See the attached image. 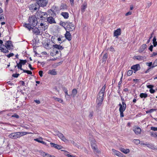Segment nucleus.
Masks as SVG:
<instances>
[{"label":"nucleus","mask_w":157,"mask_h":157,"mask_svg":"<svg viewBox=\"0 0 157 157\" xmlns=\"http://www.w3.org/2000/svg\"><path fill=\"white\" fill-rule=\"evenodd\" d=\"M135 58L137 60H140L143 58V57L140 56H135Z\"/></svg>","instance_id":"obj_49"},{"label":"nucleus","mask_w":157,"mask_h":157,"mask_svg":"<svg viewBox=\"0 0 157 157\" xmlns=\"http://www.w3.org/2000/svg\"><path fill=\"white\" fill-rule=\"evenodd\" d=\"M131 14H132V12H130V11H129L127 13L125 14V15L126 16H128V15H131Z\"/></svg>","instance_id":"obj_62"},{"label":"nucleus","mask_w":157,"mask_h":157,"mask_svg":"<svg viewBox=\"0 0 157 157\" xmlns=\"http://www.w3.org/2000/svg\"><path fill=\"white\" fill-rule=\"evenodd\" d=\"M120 150L122 152L125 154H127L129 152L130 150L128 149H125L121 147L120 148Z\"/></svg>","instance_id":"obj_21"},{"label":"nucleus","mask_w":157,"mask_h":157,"mask_svg":"<svg viewBox=\"0 0 157 157\" xmlns=\"http://www.w3.org/2000/svg\"><path fill=\"white\" fill-rule=\"evenodd\" d=\"M133 131L136 135H138L140 133L141 130L139 127H136L134 129Z\"/></svg>","instance_id":"obj_16"},{"label":"nucleus","mask_w":157,"mask_h":157,"mask_svg":"<svg viewBox=\"0 0 157 157\" xmlns=\"http://www.w3.org/2000/svg\"><path fill=\"white\" fill-rule=\"evenodd\" d=\"M24 26L26 28H27L29 30H31V29L32 28L31 25L29 23V24H25L24 25Z\"/></svg>","instance_id":"obj_32"},{"label":"nucleus","mask_w":157,"mask_h":157,"mask_svg":"<svg viewBox=\"0 0 157 157\" xmlns=\"http://www.w3.org/2000/svg\"><path fill=\"white\" fill-rule=\"evenodd\" d=\"M33 32L36 35H39L40 33V29L38 28H33Z\"/></svg>","instance_id":"obj_19"},{"label":"nucleus","mask_w":157,"mask_h":157,"mask_svg":"<svg viewBox=\"0 0 157 157\" xmlns=\"http://www.w3.org/2000/svg\"><path fill=\"white\" fill-rule=\"evenodd\" d=\"M104 94H102L101 93H99L98 94L96 102L97 105L99 107L101 105L104 99Z\"/></svg>","instance_id":"obj_5"},{"label":"nucleus","mask_w":157,"mask_h":157,"mask_svg":"<svg viewBox=\"0 0 157 157\" xmlns=\"http://www.w3.org/2000/svg\"><path fill=\"white\" fill-rule=\"evenodd\" d=\"M23 71L24 73H26L28 74L32 75V73L31 71H30L26 70H23Z\"/></svg>","instance_id":"obj_44"},{"label":"nucleus","mask_w":157,"mask_h":157,"mask_svg":"<svg viewBox=\"0 0 157 157\" xmlns=\"http://www.w3.org/2000/svg\"><path fill=\"white\" fill-rule=\"evenodd\" d=\"M19 75L18 74L16 73L15 74H13L12 75V76L15 78H17Z\"/></svg>","instance_id":"obj_57"},{"label":"nucleus","mask_w":157,"mask_h":157,"mask_svg":"<svg viewBox=\"0 0 157 157\" xmlns=\"http://www.w3.org/2000/svg\"><path fill=\"white\" fill-rule=\"evenodd\" d=\"M146 145L147 147L150 148L152 149L155 150V148L154 147V145L151 144L147 143Z\"/></svg>","instance_id":"obj_30"},{"label":"nucleus","mask_w":157,"mask_h":157,"mask_svg":"<svg viewBox=\"0 0 157 157\" xmlns=\"http://www.w3.org/2000/svg\"><path fill=\"white\" fill-rule=\"evenodd\" d=\"M40 27H39L40 30V32H42L45 31V30L47 29L48 28L47 25H45L44 24L42 23H41L40 25Z\"/></svg>","instance_id":"obj_10"},{"label":"nucleus","mask_w":157,"mask_h":157,"mask_svg":"<svg viewBox=\"0 0 157 157\" xmlns=\"http://www.w3.org/2000/svg\"><path fill=\"white\" fill-rule=\"evenodd\" d=\"M57 135L63 141L66 142L67 140L62 133L58 132L57 134Z\"/></svg>","instance_id":"obj_9"},{"label":"nucleus","mask_w":157,"mask_h":157,"mask_svg":"<svg viewBox=\"0 0 157 157\" xmlns=\"http://www.w3.org/2000/svg\"><path fill=\"white\" fill-rule=\"evenodd\" d=\"M34 101L38 104L40 103V101L39 100H34Z\"/></svg>","instance_id":"obj_64"},{"label":"nucleus","mask_w":157,"mask_h":157,"mask_svg":"<svg viewBox=\"0 0 157 157\" xmlns=\"http://www.w3.org/2000/svg\"><path fill=\"white\" fill-rule=\"evenodd\" d=\"M108 55L107 53L105 54L103 57L102 59V63L105 62L107 59Z\"/></svg>","instance_id":"obj_34"},{"label":"nucleus","mask_w":157,"mask_h":157,"mask_svg":"<svg viewBox=\"0 0 157 157\" xmlns=\"http://www.w3.org/2000/svg\"><path fill=\"white\" fill-rule=\"evenodd\" d=\"M153 48V46L152 45H151L149 48V49L152 52V51Z\"/></svg>","instance_id":"obj_61"},{"label":"nucleus","mask_w":157,"mask_h":157,"mask_svg":"<svg viewBox=\"0 0 157 157\" xmlns=\"http://www.w3.org/2000/svg\"><path fill=\"white\" fill-rule=\"evenodd\" d=\"M134 143L136 144H140V141L139 140H134Z\"/></svg>","instance_id":"obj_52"},{"label":"nucleus","mask_w":157,"mask_h":157,"mask_svg":"<svg viewBox=\"0 0 157 157\" xmlns=\"http://www.w3.org/2000/svg\"><path fill=\"white\" fill-rule=\"evenodd\" d=\"M47 20L50 24L55 23V21L54 18L51 17L47 18Z\"/></svg>","instance_id":"obj_20"},{"label":"nucleus","mask_w":157,"mask_h":157,"mask_svg":"<svg viewBox=\"0 0 157 157\" xmlns=\"http://www.w3.org/2000/svg\"><path fill=\"white\" fill-rule=\"evenodd\" d=\"M50 144L52 147H53L58 149H61L63 148L61 146L52 143H51Z\"/></svg>","instance_id":"obj_12"},{"label":"nucleus","mask_w":157,"mask_h":157,"mask_svg":"<svg viewBox=\"0 0 157 157\" xmlns=\"http://www.w3.org/2000/svg\"><path fill=\"white\" fill-rule=\"evenodd\" d=\"M147 48V45L146 44H143L140 47V48L139 50L140 52H141L145 50Z\"/></svg>","instance_id":"obj_22"},{"label":"nucleus","mask_w":157,"mask_h":157,"mask_svg":"<svg viewBox=\"0 0 157 157\" xmlns=\"http://www.w3.org/2000/svg\"><path fill=\"white\" fill-rule=\"evenodd\" d=\"M42 138H36L34 139V140L35 141H37L39 143H40L41 141H42Z\"/></svg>","instance_id":"obj_50"},{"label":"nucleus","mask_w":157,"mask_h":157,"mask_svg":"<svg viewBox=\"0 0 157 157\" xmlns=\"http://www.w3.org/2000/svg\"><path fill=\"white\" fill-rule=\"evenodd\" d=\"M29 21L30 24L33 27L35 26L38 22L37 18L34 16L29 17Z\"/></svg>","instance_id":"obj_4"},{"label":"nucleus","mask_w":157,"mask_h":157,"mask_svg":"<svg viewBox=\"0 0 157 157\" xmlns=\"http://www.w3.org/2000/svg\"><path fill=\"white\" fill-rule=\"evenodd\" d=\"M48 73L52 75H55L57 74V72L55 69H52L50 70L48 72Z\"/></svg>","instance_id":"obj_25"},{"label":"nucleus","mask_w":157,"mask_h":157,"mask_svg":"<svg viewBox=\"0 0 157 157\" xmlns=\"http://www.w3.org/2000/svg\"><path fill=\"white\" fill-rule=\"evenodd\" d=\"M156 66H157V59H156L154 62L153 64V65L152 66V68H153Z\"/></svg>","instance_id":"obj_47"},{"label":"nucleus","mask_w":157,"mask_h":157,"mask_svg":"<svg viewBox=\"0 0 157 157\" xmlns=\"http://www.w3.org/2000/svg\"><path fill=\"white\" fill-rule=\"evenodd\" d=\"M147 87L148 88L151 89L153 87V86L152 85H147Z\"/></svg>","instance_id":"obj_60"},{"label":"nucleus","mask_w":157,"mask_h":157,"mask_svg":"<svg viewBox=\"0 0 157 157\" xmlns=\"http://www.w3.org/2000/svg\"><path fill=\"white\" fill-rule=\"evenodd\" d=\"M43 72L42 71H40L39 72V74L41 77L43 76Z\"/></svg>","instance_id":"obj_56"},{"label":"nucleus","mask_w":157,"mask_h":157,"mask_svg":"<svg viewBox=\"0 0 157 157\" xmlns=\"http://www.w3.org/2000/svg\"><path fill=\"white\" fill-rule=\"evenodd\" d=\"M67 6L66 4L62 3L61 4L60 8L61 9H67Z\"/></svg>","instance_id":"obj_36"},{"label":"nucleus","mask_w":157,"mask_h":157,"mask_svg":"<svg viewBox=\"0 0 157 157\" xmlns=\"http://www.w3.org/2000/svg\"><path fill=\"white\" fill-rule=\"evenodd\" d=\"M93 149V150L94 152L97 155L98 154H99L101 153L100 151L98 150L97 147H94Z\"/></svg>","instance_id":"obj_26"},{"label":"nucleus","mask_w":157,"mask_h":157,"mask_svg":"<svg viewBox=\"0 0 157 157\" xmlns=\"http://www.w3.org/2000/svg\"><path fill=\"white\" fill-rule=\"evenodd\" d=\"M29 67L31 70H33L34 69V68L32 67L31 64H29Z\"/></svg>","instance_id":"obj_63"},{"label":"nucleus","mask_w":157,"mask_h":157,"mask_svg":"<svg viewBox=\"0 0 157 157\" xmlns=\"http://www.w3.org/2000/svg\"><path fill=\"white\" fill-rule=\"evenodd\" d=\"M95 141L94 140H92L91 141V145L92 149L96 147H97V146L96 145L95 143Z\"/></svg>","instance_id":"obj_28"},{"label":"nucleus","mask_w":157,"mask_h":157,"mask_svg":"<svg viewBox=\"0 0 157 157\" xmlns=\"http://www.w3.org/2000/svg\"><path fill=\"white\" fill-rule=\"evenodd\" d=\"M121 100L122 101V105L120 103L119 105V106H120L119 110L120 112V115L121 117H124V114L123 113V112L125 110L126 105L125 103V102L124 101V99L122 97H121Z\"/></svg>","instance_id":"obj_3"},{"label":"nucleus","mask_w":157,"mask_h":157,"mask_svg":"<svg viewBox=\"0 0 157 157\" xmlns=\"http://www.w3.org/2000/svg\"><path fill=\"white\" fill-rule=\"evenodd\" d=\"M20 61L19 63L22 65H25L27 62L26 60L20 59Z\"/></svg>","instance_id":"obj_39"},{"label":"nucleus","mask_w":157,"mask_h":157,"mask_svg":"<svg viewBox=\"0 0 157 157\" xmlns=\"http://www.w3.org/2000/svg\"><path fill=\"white\" fill-rule=\"evenodd\" d=\"M42 155L44 157H49L50 155L44 152L42 154Z\"/></svg>","instance_id":"obj_51"},{"label":"nucleus","mask_w":157,"mask_h":157,"mask_svg":"<svg viewBox=\"0 0 157 157\" xmlns=\"http://www.w3.org/2000/svg\"><path fill=\"white\" fill-rule=\"evenodd\" d=\"M37 4L35 3L30 5L29 6V10L32 11L36 10L39 8Z\"/></svg>","instance_id":"obj_8"},{"label":"nucleus","mask_w":157,"mask_h":157,"mask_svg":"<svg viewBox=\"0 0 157 157\" xmlns=\"http://www.w3.org/2000/svg\"><path fill=\"white\" fill-rule=\"evenodd\" d=\"M146 64L147 66L149 67H150V68H152V66L153 65V64L152 62H151L150 63H146Z\"/></svg>","instance_id":"obj_46"},{"label":"nucleus","mask_w":157,"mask_h":157,"mask_svg":"<svg viewBox=\"0 0 157 157\" xmlns=\"http://www.w3.org/2000/svg\"><path fill=\"white\" fill-rule=\"evenodd\" d=\"M112 151L114 154L117 156L121 157L123 155L120 152L114 149H112Z\"/></svg>","instance_id":"obj_13"},{"label":"nucleus","mask_w":157,"mask_h":157,"mask_svg":"<svg viewBox=\"0 0 157 157\" xmlns=\"http://www.w3.org/2000/svg\"><path fill=\"white\" fill-rule=\"evenodd\" d=\"M36 2L38 8H40L39 6H45L48 2L47 0H36Z\"/></svg>","instance_id":"obj_6"},{"label":"nucleus","mask_w":157,"mask_h":157,"mask_svg":"<svg viewBox=\"0 0 157 157\" xmlns=\"http://www.w3.org/2000/svg\"><path fill=\"white\" fill-rule=\"evenodd\" d=\"M140 96L141 98H146L147 96V94L146 93H141L140 94Z\"/></svg>","instance_id":"obj_31"},{"label":"nucleus","mask_w":157,"mask_h":157,"mask_svg":"<svg viewBox=\"0 0 157 157\" xmlns=\"http://www.w3.org/2000/svg\"><path fill=\"white\" fill-rule=\"evenodd\" d=\"M93 111L90 112L89 115V117L90 118H91L93 116Z\"/></svg>","instance_id":"obj_55"},{"label":"nucleus","mask_w":157,"mask_h":157,"mask_svg":"<svg viewBox=\"0 0 157 157\" xmlns=\"http://www.w3.org/2000/svg\"><path fill=\"white\" fill-rule=\"evenodd\" d=\"M53 48V51L54 52L55 49H58L59 50H62L63 49V47L60 45L57 44L53 45L52 46Z\"/></svg>","instance_id":"obj_11"},{"label":"nucleus","mask_w":157,"mask_h":157,"mask_svg":"<svg viewBox=\"0 0 157 157\" xmlns=\"http://www.w3.org/2000/svg\"><path fill=\"white\" fill-rule=\"evenodd\" d=\"M53 98L55 101H58L59 103H62L63 102V100L61 98H58L55 97H53Z\"/></svg>","instance_id":"obj_29"},{"label":"nucleus","mask_w":157,"mask_h":157,"mask_svg":"<svg viewBox=\"0 0 157 157\" xmlns=\"http://www.w3.org/2000/svg\"><path fill=\"white\" fill-rule=\"evenodd\" d=\"M156 110V109H152L149 110H148L146 111L147 113H151L152 112Z\"/></svg>","instance_id":"obj_43"},{"label":"nucleus","mask_w":157,"mask_h":157,"mask_svg":"<svg viewBox=\"0 0 157 157\" xmlns=\"http://www.w3.org/2000/svg\"><path fill=\"white\" fill-rule=\"evenodd\" d=\"M66 38L69 41H70L71 39V34L69 32L66 31V32L65 35Z\"/></svg>","instance_id":"obj_14"},{"label":"nucleus","mask_w":157,"mask_h":157,"mask_svg":"<svg viewBox=\"0 0 157 157\" xmlns=\"http://www.w3.org/2000/svg\"><path fill=\"white\" fill-rule=\"evenodd\" d=\"M31 133V132H16L11 133L8 135V136L11 139H17V138H19L21 136Z\"/></svg>","instance_id":"obj_1"},{"label":"nucleus","mask_w":157,"mask_h":157,"mask_svg":"<svg viewBox=\"0 0 157 157\" xmlns=\"http://www.w3.org/2000/svg\"><path fill=\"white\" fill-rule=\"evenodd\" d=\"M149 91L150 92L151 94H153L155 92V90L152 89H150Z\"/></svg>","instance_id":"obj_59"},{"label":"nucleus","mask_w":157,"mask_h":157,"mask_svg":"<svg viewBox=\"0 0 157 157\" xmlns=\"http://www.w3.org/2000/svg\"><path fill=\"white\" fill-rule=\"evenodd\" d=\"M13 55L14 54L12 53H11L6 55V56L8 58H10V57L13 56Z\"/></svg>","instance_id":"obj_54"},{"label":"nucleus","mask_w":157,"mask_h":157,"mask_svg":"<svg viewBox=\"0 0 157 157\" xmlns=\"http://www.w3.org/2000/svg\"><path fill=\"white\" fill-rule=\"evenodd\" d=\"M68 23V22H66L65 23L64 22H63L62 21H60L59 23V24L60 25H61V26H62L64 28H65V25H67Z\"/></svg>","instance_id":"obj_37"},{"label":"nucleus","mask_w":157,"mask_h":157,"mask_svg":"<svg viewBox=\"0 0 157 157\" xmlns=\"http://www.w3.org/2000/svg\"><path fill=\"white\" fill-rule=\"evenodd\" d=\"M121 34V30L120 29H118L116 30L114 33V36H118Z\"/></svg>","instance_id":"obj_17"},{"label":"nucleus","mask_w":157,"mask_h":157,"mask_svg":"<svg viewBox=\"0 0 157 157\" xmlns=\"http://www.w3.org/2000/svg\"><path fill=\"white\" fill-rule=\"evenodd\" d=\"M36 15L37 18H39L40 17V19H41V11H38L36 13Z\"/></svg>","instance_id":"obj_35"},{"label":"nucleus","mask_w":157,"mask_h":157,"mask_svg":"<svg viewBox=\"0 0 157 157\" xmlns=\"http://www.w3.org/2000/svg\"><path fill=\"white\" fill-rule=\"evenodd\" d=\"M47 14L46 12H41V15L40 20H44V19H45V17H44V16H46V17H47Z\"/></svg>","instance_id":"obj_27"},{"label":"nucleus","mask_w":157,"mask_h":157,"mask_svg":"<svg viewBox=\"0 0 157 157\" xmlns=\"http://www.w3.org/2000/svg\"><path fill=\"white\" fill-rule=\"evenodd\" d=\"M151 130L154 131H157V127H151Z\"/></svg>","instance_id":"obj_53"},{"label":"nucleus","mask_w":157,"mask_h":157,"mask_svg":"<svg viewBox=\"0 0 157 157\" xmlns=\"http://www.w3.org/2000/svg\"><path fill=\"white\" fill-rule=\"evenodd\" d=\"M67 29L70 31H73L75 29V27L74 25L72 23L68 22L67 26Z\"/></svg>","instance_id":"obj_7"},{"label":"nucleus","mask_w":157,"mask_h":157,"mask_svg":"<svg viewBox=\"0 0 157 157\" xmlns=\"http://www.w3.org/2000/svg\"><path fill=\"white\" fill-rule=\"evenodd\" d=\"M13 46L10 41H7L5 43V45H1L0 49L1 52L5 53L9 52L8 50H10Z\"/></svg>","instance_id":"obj_2"},{"label":"nucleus","mask_w":157,"mask_h":157,"mask_svg":"<svg viewBox=\"0 0 157 157\" xmlns=\"http://www.w3.org/2000/svg\"><path fill=\"white\" fill-rule=\"evenodd\" d=\"M131 69L134 70L135 71L139 70L140 69V67L139 64H137L132 66Z\"/></svg>","instance_id":"obj_15"},{"label":"nucleus","mask_w":157,"mask_h":157,"mask_svg":"<svg viewBox=\"0 0 157 157\" xmlns=\"http://www.w3.org/2000/svg\"><path fill=\"white\" fill-rule=\"evenodd\" d=\"M77 90L75 89H73L72 91V95L73 97H75L77 94Z\"/></svg>","instance_id":"obj_33"},{"label":"nucleus","mask_w":157,"mask_h":157,"mask_svg":"<svg viewBox=\"0 0 157 157\" xmlns=\"http://www.w3.org/2000/svg\"><path fill=\"white\" fill-rule=\"evenodd\" d=\"M63 91L65 92V94H66V95H65V97H66V95H67L68 96H70L68 94V92H67V89L64 87L63 88Z\"/></svg>","instance_id":"obj_42"},{"label":"nucleus","mask_w":157,"mask_h":157,"mask_svg":"<svg viewBox=\"0 0 157 157\" xmlns=\"http://www.w3.org/2000/svg\"><path fill=\"white\" fill-rule=\"evenodd\" d=\"M87 3L86 2H85L82 6L81 8V11L82 12H83L85 11V9L87 7Z\"/></svg>","instance_id":"obj_23"},{"label":"nucleus","mask_w":157,"mask_h":157,"mask_svg":"<svg viewBox=\"0 0 157 157\" xmlns=\"http://www.w3.org/2000/svg\"><path fill=\"white\" fill-rule=\"evenodd\" d=\"M44 47L47 49H49L52 47V46L49 43H45L43 45Z\"/></svg>","instance_id":"obj_18"},{"label":"nucleus","mask_w":157,"mask_h":157,"mask_svg":"<svg viewBox=\"0 0 157 157\" xmlns=\"http://www.w3.org/2000/svg\"><path fill=\"white\" fill-rule=\"evenodd\" d=\"M64 18L67 19L69 17V14L67 12H63L61 14Z\"/></svg>","instance_id":"obj_24"},{"label":"nucleus","mask_w":157,"mask_h":157,"mask_svg":"<svg viewBox=\"0 0 157 157\" xmlns=\"http://www.w3.org/2000/svg\"><path fill=\"white\" fill-rule=\"evenodd\" d=\"M156 133L157 132H150V134L151 136L155 138V135L156 134Z\"/></svg>","instance_id":"obj_40"},{"label":"nucleus","mask_w":157,"mask_h":157,"mask_svg":"<svg viewBox=\"0 0 157 157\" xmlns=\"http://www.w3.org/2000/svg\"><path fill=\"white\" fill-rule=\"evenodd\" d=\"M105 85H104L102 88L101 91L99 93H101L102 94H104L105 93Z\"/></svg>","instance_id":"obj_41"},{"label":"nucleus","mask_w":157,"mask_h":157,"mask_svg":"<svg viewBox=\"0 0 157 157\" xmlns=\"http://www.w3.org/2000/svg\"><path fill=\"white\" fill-rule=\"evenodd\" d=\"M5 19L4 16L3 14H0V21H2Z\"/></svg>","instance_id":"obj_48"},{"label":"nucleus","mask_w":157,"mask_h":157,"mask_svg":"<svg viewBox=\"0 0 157 157\" xmlns=\"http://www.w3.org/2000/svg\"><path fill=\"white\" fill-rule=\"evenodd\" d=\"M16 63H17V67L18 68L23 71V70H24V69H23L22 68V65H21L20 63H18L17 62H16Z\"/></svg>","instance_id":"obj_38"},{"label":"nucleus","mask_w":157,"mask_h":157,"mask_svg":"<svg viewBox=\"0 0 157 157\" xmlns=\"http://www.w3.org/2000/svg\"><path fill=\"white\" fill-rule=\"evenodd\" d=\"M109 50L111 52H114L115 50L114 48L112 47L111 46L109 48Z\"/></svg>","instance_id":"obj_58"},{"label":"nucleus","mask_w":157,"mask_h":157,"mask_svg":"<svg viewBox=\"0 0 157 157\" xmlns=\"http://www.w3.org/2000/svg\"><path fill=\"white\" fill-rule=\"evenodd\" d=\"M132 73H133V71L132 70H129L127 72V75L128 76H130L132 74Z\"/></svg>","instance_id":"obj_45"}]
</instances>
